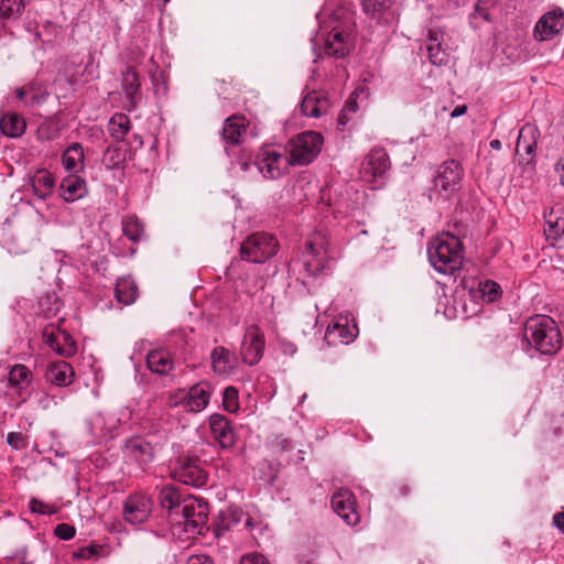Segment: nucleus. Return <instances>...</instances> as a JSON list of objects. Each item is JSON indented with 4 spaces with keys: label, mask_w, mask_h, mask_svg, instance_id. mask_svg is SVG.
<instances>
[{
    "label": "nucleus",
    "mask_w": 564,
    "mask_h": 564,
    "mask_svg": "<svg viewBox=\"0 0 564 564\" xmlns=\"http://www.w3.org/2000/svg\"><path fill=\"white\" fill-rule=\"evenodd\" d=\"M524 337L542 355H555L562 347V334L547 315H535L524 324Z\"/></svg>",
    "instance_id": "1"
},
{
    "label": "nucleus",
    "mask_w": 564,
    "mask_h": 564,
    "mask_svg": "<svg viewBox=\"0 0 564 564\" xmlns=\"http://www.w3.org/2000/svg\"><path fill=\"white\" fill-rule=\"evenodd\" d=\"M427 254L436 271L442 274H453L463 264V243L456 236L443 234L430 242Z\"/></svg>",
    "instance_id": "2"
},
{
    "label": "nucleus",
    "mask_w": 564,
    "mask_h": 564,
    "mask_svg": "<svg viewBox=\"0 0 564 564\" xmlns=\"http://www.w3.org/2000/svg\"><path fill=\"white\" fill-rule=\"evenodd\" d=\"M324 138L316 131H304L288 143L289 159L292 165H308L322 151Z\"/></svg>",
    "instance_id": "3"
},
{
    "label": "nucleus",
    "mask_w": 564,
    "mask_h": 564,
    "mask_svg": "<svg viewBox=\"0 0 564 564\" xmlns=\"http://www.w3.org/2000/svg\"><path fill=\"white\" fill-rule=\"evenodd\" d=\"M276 239L267 232H254L250 235L240 247L242 260L253 263H263L278 252Z\"/></svg>",
    "instance_id": "4"
},
{
    "label": "nucleus",
    "mask_w": 564,
    "mask_h": 564,
    "mask_svg": "<svg viewBox=\"0 0 564 564\" xmlns=\"http://www.w3.org/2000/svg\"><path fill=\"white\" fill-rule=\"evenodd\" d=\"M253 164L258 171L269 180L280 178L292 165L288 155L270 145H264L258 151Z\"/></svg>",
    "instance_id": "5"
},
{
    "label": "nucleus",
    "mask_w": 564,
    "mask_h": 564,
    "mask_svg": "<svg viewBox=\"0 0 564 564\" xmlns=\"http://www.w3.org/2000/svg\"><path fill=\"white\" fill-rule=\"evenodd\" d=\"M171 474L175 480L196 488L205 486L208 480V473L200 459L188 455H181L176 459Z\"/></svg>",
    "instance_id": "6"
},
{
    "label": "nucleus",
    "mask_w": 564,
    "mask_h": 564,
    "mask_svg": "<svg viewBox=\"0 0 564 564\" xmlns=\"http://www.w3.org/2000/svg\"><path fill=\"white\" fill-rule=\"evenodd\" d=\"M213 393V387L207 381H200L192 386L187 392L180 390L174 397L170 398V406H176L182 403L188 412L198 413L207 408Z\"/></svg>",
    "instance_id": "7"
},
{
    "label": "nucleus",
    "mask_w": 564,
    "mask_h": 564,
    "mask_svg": "<svg viewBox=\"0 0 564 564\" xmlns=\"http://www.w3.org/2000/svg\"><path fill=\"white\" fill-rule=\"evenodd\" d=\"M539 138L540 131L532 123H525L519 131L516 154L524 171L533 172L535 170V150Z\"/></svg>",
    "instance_id": "8"
},
{
    "label": "nucleus",
    "mask_w": 564,
    "mask_h": 564,
    "mask_svg": "<svg viewBox=\"0 0 564 564\" xmlns=\"http://www.w3.org/2000/svg\"><path fill=\"white\" fill-rule=\"evenodd\" d=\"M208 518L207 505L186 497L184 506H181L178 517L173 518L177 524H184L186 531L192 533H202Z\"/></svg>",
    "instance_id": "9"
},
{
    "label": "nucleus",
    "mask_w": 564,
    "mask_h": 564,
    "mask_svg": "<svg viewBox=\"0 0 564 564\" xmlns=\"http://www.w3.org/2000/svg\"><path fill=\"white\" fill-rule=\"evenodd\" d=\"M330 257L324 242L307 241L302 252V264L311 276L324 274L329 269Z\"/></svg>",
    "instance_id": "10"
},
{
    "label": "nucleus",
    "mask_w": 564,
    "mask_h": 564,
    "mask_svg": "<svg viewBox=\"0 0 564 564\" xmlns=\"http://www.w3.org/2000/svg\"><path fill=\"white\" fill-rule=\"evenodd\" d=\"M43 341L57 355L69 358L77 351L75 339L65 330L50 324L42 332Z\"/></svg>",
    "instance_id": "11"
},
{
    "label": "nucleus",
    "mask_w": 564,
    "mask_h": 564,
    "mask_svg": "<svg viewBox=\"0 0 564 564\" xmlns=\"http://www.w3.org/2000/svg\"><path fill=\"white\" fill-rule=\"evenodd\" d=\"M208 427L213 440L223 449H229L235 446L237 434L229 417L220 413H213L208 417Z\"/></svg>",
    "instance_id": "12"
},
{
    "label": "nucleus",
    "mask_w": 564,
    "mask_h": 564,
    "mask_svg": "<svg viewBox=\"0 0 564 564\" xmlns=\"http://www.w3.org/2000/svg\"><path fill=\"white\" fill-rule=\"evenodd\" d=\"M264 344V334L259 326L248 327L240 351L243 362L249 366L257 365L262 358Z\"/></svg>",
    "instance_id": "13"
},
{
    "label": "nucleus",
    "mask_w": 564,
    "mask_h": 564,
    "mask_svg": "<svg viewBox=\"0 0 564 564\" xmlns=\"http://www.w3.org/2000/svg\"><path fill=\"white\" fill-rule=\"evenodd\" d=\"M333 510L348 524L355 525L359 522V514L356 510V500L349 489H339L330 499Z\"/></svg>",
    "instance_id": "14"
},
{
    "label": "nucleus",
    "mask_w": 564,
    "mask_h": 564,
    "mask_svg": "<svg viewBox=\"0 0 564 564\" xmlns=\"http://www.w3.org/2000/svg\"><path fill=\"white\" fill-rule=\"evenodd\" d=\"M564 29V11L553 10L543 14L534 26V37L547 41L556 36Z\"/></svg>",
    "instance_id": "15"
},
{
    "label": "nucleus",
    "mask_w": 564,
    "mask_h": 564,
    "mask_svg": "<svg viewBox=\"0 0 564 564\" xmlns=\"http://www.w3.org/2000/svg\"><path fill=\"white\" fill-rule=\"evenodd\" d=\"M123 449L126 457L138 464L142 469L153 462L154 448L149 441L142 437L128 438Z\"/></svg>",
    "instance_id": "16"
},
{
    "label": "nucleus",
    "mask_w": 564,
    "mask_h": 564,
    "mask_svg": "<svg viewBox=\"0 0 564 564\" xmlns=\"http://www.w3.org/2000/svg\"><path fill=\"white\" fill-rule=\"evenodd\" d=\"M462 177L463 167L460 163L455 160H448L440 166L435 177V186L446 193H453L459 185Z\"/></svg>",
    "instance_id": "17"
},
{
    "label": "nucleus",
    "mask_w": 564,
    "mask_h": 564,
    "mask_svg": "<svg viewBox=\"0 0 564 564\" xmlns=\"http://www.w3.org/2000/svg\"><path fill=\"white\" fill-rule=\"evenodd\" d=\"M390 169L389 155L384 149H372L361 165V173L365 177L373 180L381 178Z\"/></svg>",
    "instance_id": "18"
},
{
    "label": "nucleus",
    "mask_w": 564,
    "mask_h": 564,
    "mask_svg": "<svg viewBox=\"0 0 564 564\" xmlns=\"http://www.w3.org/2000/svg\"><path fill=\"white\" fill-rule=\"evenodd\" d=\"M151 501L144 495H131L123 507L124 520L137 524L143 523L150 516Z\"/></svg>",
    "instance_id": "19"
},
{
    "label": "nucleus",
    "mask_w": 564,
    "mask_h": 564,
    "mask_svg": "<svg viewBox=\"0 0 564 564\" xmlns=\"http://www.w3.org/2000/svg\"><path fill=\"white\" fill-rule=\"evenodd\" d=\"M395 0H361L364 12L380 24H391L395 20Z\"/></svg>",
    "instance_id": "20"
},
{
    "label": "nucleus",
    "mask_w": 564,
    "mask_h": 564,
    "mask_svg": "<svg viewBox=\"0 0 564 564\" xmlns=\"http://www.w3.org/2000/svg\"><path fill=\"white\" fill-rule=\"evenodd\" d=\"M358 328L356 325L349 326L347 319L339 318L328 325L324 340L328 346L347 345L357 337Z\"/></svg>",
    "instance_id": "21"
},
{
    "label": "nucleus",
    "mask_w": 564,
    "mask_h": 564,
    "mask_svg": "<svg viewBox=\"0 0 564 564\" xmlns=\"http://www.w3.org/2000/svg\"><path fill=\"white\" fill-rule=\"evenodd\" d=\"M121 87L129 102L128 110L137 108L142 99L140 77L133 66H127L121 73Z\"/></svg>",
    "instance_id": "22"
},
{
    "label": "nucleus",
    "mask_w": 564,
    "mask_h": 564,
    "mask_svg": "<svg viewBox=\"0 0 564 564\" xmlns=\"http://www.w3.org/2000/svg\"><path fill=\"white\" fill-rule=\"evenodd\" d=\"M444 33L440 29H429L425 41L429 61L436 66L448 63V52L443 46Z\"/></svg>",
    "instance_id": "23"
},
{
    "label": "nucleus",
    "mask_w": 564,
    "mask_h": 564,
    "mask_svg": "<svg viewBox=\"0 0 564 564\" xmlns=\"http://www.w3.org/2000/svg\"><path fill=\"white\" fill-rule=\"evenodd\" d=\"M8 381L11 388L15 390L18 397L22 399V402H25L30 397V387L33 381L32 371L22 364L14 365L10 371Z\"/></svg>",
    "instance_id": "24"
},
{
    "label": "nucleus",
    "mask_w": 564,
    "mask_h": 564,
    "mask_svg": "<svg viewBox=\"0 0 564 564\" xmlns=\"http://www.w3.org/2000/svg\"><path fill=\"white\" fill-rule=\"evenodd\" d=\"M26 185L37 198L46 199L53 194L55 177L50 171L40 169L29 177Z\"/></svg>",
    "instance_id": "25"
},
{
    "label": "nucleus",
    "mask_w": 564,
    "mask_h": 564,
    "mask_svg": "<svg viewBox=\"0 0 564 564\" xmlns=\"http://www.w3.org/2000/svg\"><path fill=\"white\" fill-rule=\"evenodd\" d=\"M330 107V101L324 93H308L301 102V111L306 117L318 118L326 113Z\"/></svg>",
    "instance_id": "26"
},
{
    "label": "nucleus",
    "mask_w": 564,
    "mask_h": 564,
    "mask_svg": "<svg viewBox=\"0 0 564 564\" xmlns=\"http://www.w3.org/2000/svg\"><path fill=\"white\" fill-rule=\"evenodd\" d=\"M159 500L162 508L169 511V516L173 521V518L178 517L181 506H184L186 498L180 492L177 487L169 484L160 490Z\"/></svg>",
    "instance_id": "27"
},
{
    "label": "nucleus",
    "mask_w": 564,
    "mask_h": 564,
    "mask_svg": "<svg viewBox=\"0 0 564 564\" xmlns=\"http://www.w3.org/2000/svg\"><path fill=\"white\" fill-rule=\"evenodd\" d=\"M75 372L70 364L64 360L51 362L45 372L48 382L57 387H67L73 382Z\"/></svg>",
    "instance_id": "28"
},
{
    "label": "nucleus",
    "mask_w": 564,
    "mask_h": 564,
    "mask_svg": "<svg viewBox=\"0 0 564 564\" xmlns=\"http://www.w3.org/2000/svg\"><path fill=\"white\" fill-rule=\"evenodd\" d=\"M61 197L68 203L75 202L85 196L86 182L76 174L64 177L59 184Z\"/></svg>",
    "instance_id": "29"
},
{
    "label": "nucleus",
    "mask_w": 564,
    "mask_h": 564,
    "mask_svg": "<svg viewBox=\"0 0 564 564\" xmlns=\"http://www.w3.org/2000/svg\"><path fill=\"white\" fill-rule=\"evenodd\" d=\"M247 120L242 116L234 115L224 122L221 135L226 143L237 145L242 141L246 133Z\"/></svg>",
    "instance_id": "30"
},
{
    "label": "nucleus",
    "mask_w": 564,
    "mask_h": 564,
    "mask_svg": "<svg viewBox=\"0 0 564 564\" xmlns=\"http://www.w3.org/2000/svg\"><path fill=\"white\" fill-rule=\"evenodd\" d=\"M547 228L544 230L549 239L557 240L564 234V200L555 203L545 215Z\"/></svg>",
    "instance_id": "31"
},
{
    "label": "nucleus",
    "mask_w": 564,
    "mask_h": 564,
    "mask_svg": "<svg viewBox=\"0 0 564 564\" xmlns=\"http://www.w3.org/2000/svg\"><path fill=\"white\" fill-rule=\"evenodd\" d=\"M243 511L238 507H228L219 511L214 522V532L216 536L225 534L227 531L236 527L242 519Z\"/></svg>",
    "instance_id": "32"
},
{
    "label": "nucleus",
    "mask_w": 564,
    "mask_h": 564,
    "mask_svg": "<svg viewBox=\"0 0 564 564\" xmlns=\"http://www.w3.org/2000/svg\"><path fill=\"white\" fill-rule=\"evenodd\" d=\"M147 366L151 372L166 376L174 368V361L169 351L156 349L148 352Z\"/></svg>",
    "instance_id": "33"
},
{
    "label": "nucleus",
    "mask_w": 564,
    "mask_h": 564,
    "mask_svg": "<svg viewBox=\"0 0 564 564\" xmlns=\"http://www.w3.org/2000/svg\"><path fill=\"white\" fill-rule=\"evenodd\" d=\"M347 39V32L334 28L325 42V53L336 58L345 57L349 52Z\"/></svg>",
    "instance_id": "34"
},
{
    "label": "nucleus",
    "mask_w": 564,
    "mask_h": 564,
    "mask_svg": "<svg viewBox=\"0 0 564 564\" xmlns=\"http://www.w3.org/2000/svg\"><path fill=\"white\" fill-rule=\"evenodd\" d=\"M62 163L66 171L72 174L84 169V150L83 147L75 142L70 144L63 153Z\"/></svg>",
    "instance_id": "35"
},
{
    "label": "nucleus",
    "mask_w": 564,
    "mask_h": 564,
    "mask_svg": "<svg viewBox=\"0 0 564 564\" xmlns=\"http://www.w3.org/2000/svg\"><path fill=\"white\" fill-rule=\"evenodd\" d=\"M26 123L22 116L15 112L4 113L0 119L1 132L10 138H18L25 131Z\"/></svg>",
    "instance_id": "36"
},
{
    "label": "nucleus",
    "mask_w": 564,
    "mask_h": 564,
    "mask_svg": "<svg viewBox=\"0 0 564 564\" xmlns=\"http://www.w3.org/2000/svg\"><path fill=\"white\" fill-rule=\"evenodd\" d=\"M138 296V286L135 282L128 278H121L117 281L115 288L116 300L124 305L132 304Z\"/></svg>",
    "instance_id": "37"
},
{
    "label": "nucleus",
    "mask_w": 564,
    "mask_h": 564,
    "mask_svg": "<svg viewBox=\"0 0 564 564\" xmlns=\"http://www.w3.org/2000/svg\"><path fill=\"white\" fill-rule=\"evenodd\" d=\"M127 147L115 144L109 145L102 156V164L108 169H121L127 160Z\"/></svg>",
    "instance_id": "38"
},
{
    "label": "nucleus",
    "mask_w": 564,
    "mask_h": 564,
    "mask_svg": "<svg viewBox=\"0 0 564 564\" xmlns=\"http://www.w3.org/2000/svg\"><path fill=\"white\" fill-rule=\"evenodd\" d=\"M130 128V118L124 113H115L108 123V131L110 135L118 141L124 138Z\"/></svg>",
    "instance_id": "39"
},
{
    "label": "nucleus",
    "mask_w": 564,
    "mask_h": 564,
    "mask_svg": "<svg viewBox=\"0 0 564 564\" xmlns=\"http://www.w3.org/2000/svg\"><path fill=\"white\" fill-rule=\"evenodd\" d=\"M122 231L132 242H139L144 237V227L134 215L126 216L122 219Z\"/></svg>",
    "instance_id": "40"
},
{
    "label": "nucleus",
    "mask_w": 564,
    "mask_h": 564,
    "mask_svg": "<svg viewBox=\"0 0 564 564\" xmlns=\"http://www.w3.org/2000/svg\"><path fill=\"white\" fill-rule=\"evenodd\" d=\"M24 8V0H0V17L8 20L18 19Z\"/></svg>",
    "instance_id": "41"
},
{
    "label": "nucleus",
    "mask_w": 564,
    "mask_h": 564,
    "mask_svg": "<svg viewBox=\"0 0 564 564\" xmlns=\"http://www.w3.org/2000/svg\"><path fill=\"white\" fill-rule=\"evenodd\" d=\"M62 303L55 294H46L39 301L40 313L46 318L55 316L59 312Z\"/></svg>",
    "instance_id": "42"
},
{
    "label": "nucleus",
    "mask_w": 564,
    "mask_h": 564,
    "mask_svg": "<svg viewBox=\"0 0 564 564\" xmlns=\"http://www.w3.org/2000/svg\"><path fill=\"white\" fill-rule=\"evenodd\" d=\"M358 110V104L352 94L349 99L345 102L343 109L340 110L337 119L338 129L344 131L348 122L351 120V116L355 115Z\"/></svg>",
    "instance_id": "43"
},
{
    "label": "nucleus",
    "mask_w": 564,
    "mask_h": 564,
    "mask_svg": "<svg viewBox=\"0 0 564 564\" xmlns=\"http://www.w3.org/2000/svg\"><path fill=\"white\" fill-rule=\"evenodd\" d=\"M212 364L216 371L225 372L230 362V352L225 347H216L212 351Z\"/></svg>",
    "instance_id": "44"
},
{
    "label": "nucleus",
    "mask_w": 564,
    "mask_h": 564,
    "mask_svg": "<svg viewBox=\"0 0 564 564\" xmlns=\"http://www.w3.org/2000/svg\"><path fill=\"white\" fill-rule=\"evenodd\" d=\"M223 408L229 413H236L239 410V393L237 388L229 386L223 392Z\"/></svg>",
    "instance_id": "45"
},
{
    "label": "nucleus",
    "mask_w": 564,
    "mask_h": 564,
    "mask_svg": "<svg viewBox=\"0 0 564 564\" xmlns=\"http://www.w3.org/2000/svg\"><path fill=\"white\" fill-rule=\"evenodd\" d=\"M102 546L98 544H89L80 546L73 552V558L75 560H93L98 558L101 554Z\"/></svg>",
    "instance_id": "46"
},
{
    "label": "nucleus",
    "mask_w": 564,
    "mask_h": 564,
    "mask_svg": "<svg viewBox=\"0 0 564 564\" xmlns=\"http://www.w3.org/2000/svg\"><path fill=\"white\" fill-rule=\"evenodd\" d=\"M479 288L482 296L488 302H494L501 293L500 285L491 280H487L484 283H480Z\"/></svg>",
    "instance_id": "47"
},
{
    "label": "nucleus",
    "mask_w": 564,
    "mask_h": 564,
    "mask_svg": "<svg viewBox=\"0 0 564 564\" xmlns=\"http://www.w3.org/2000/svg\"><path fill=\"white\" fill-rule=\"evenodd\" d=\"M59 134L58 122L55 120H48L43 122L39 128V135L45 140H53Z\"/></svg>",
    "instance_id": "48"
},
{
    "label": "nucleus",
    "mask_w": 564,
    "mask_h": 564,
    "mask_svg": "<svg viewBox=\"0 0 564 564\" xmlns=\"http://www.w3.org/2000/svg\"><path fill=\"white\" fill-rule=\"evenodd\" d=\"M29 505H30V510L33 513L50 516V514H54L57 512V508H55L54 506H51L48 503H45L42 500L36 499V498H32L30 500Z\"/></svg>",
    "instance_id": "49"
},
{
    "label": "nucleus",
    "mask_w": 564,
    "mask_h": 564,
    "mask_svg": "<svg viewBox=\"0 0 564 564\" xmlns=\"http://www.w3.org/2000/svg\"><path fill=\"white\" fill-rule=\"evenodd\" d=\"M271 448L276 454H282L286 452H291L294 446L291 440L283 437L282 435H276L271 441Z\"/></svg>",
    "instance_id": "50"
},
{
    "label": "nucleus",
    "mask_w": 564,
    "mask_h": 564,
    "mask_svg": "<svg viewBox=\"0 0 564 564\" xmlns=\"http://www.w3.org/2000/svg\"><path fill=\"white\" fill-rule=\"evenodd\" d=\"M239 564H271L265 555L259 552H249L240 557Z\"/></svg>",
    "instance_id": "51"
},
{
    "label": "nucleus",
    "mask_w": 564,
    "mask_h": 564,
    "mask_svg": "<svg viewBox=\"0 0 564 564\" xmlns=\"http://www.w3.org/2000/svg\"><path fill=\"white\" fill-rule=\"evenodd\" d=\"M76 529L74 525L68 523H59L54 529V534L64 541L70 540L75 536Z\"/></svg>",
    "instance_id": "52"
},
{
    "label": "nucleus",
    "mask_w": 564,
    "mask_h": 564,
    "mask_svg": "<svg viewBox=\"0 0 564 564\" xmlns=\"http://www.w3.org/2000/svg\"><path fill=\"white\" fill-rule=\"evenodd\" d=\"M481 18L484 21H489V12L486 8L481 7L480 4H476L474 12L470 14V24L474 25V28H478L477 19Z\"/></svg>",
    "instance_id": "53"
},
{
    "label": "nucleus",
    "mask_w": 564,
    "mask_h": 564,
    "mask_svg": "<svg viewBox=\"0 0 564 564\" xmlns=\"http://www.w3.org/2000/svg\"><path fill=\"white\" fill-rule=\"evenodd\" d=\"M7 443L14 449H21L25 446V440L20 432H10L7 435Z\"/></svg>",
    "instance_id": "54"
},
{
    "label": "nucleus",
    "mask_w": 564,
    "mask_h": 564,
    "mask_svg": "<svg viewBox=\"0 0 564 564\" xmlns=\"http://www.w3.org/2000/svg\"><path fill=\"white\" fill-rule=\"evenodd\" d=\"M185 564H214V560L207 554H194L187 557Z\"/></svg>",
    "instance_id": "55"
},
{
    "label": "nucleus",
    "mask_w": 564,
    "mask_h": 564,
    "mask_svg": "<svg viewBox=\"0 0 564 564\" xmlns=\"http://www.w3.org/2000/svg\"><path fill=\"white\" fill-rule=\"evenodd\" d=\"M553 525L564 533V511L556 512L553 516Z\"/></svg>",
    "instance_id": "56"
},
{
    "label": "nucleus",
    "mask_w": 564,
    "mask_h": 564,
    "mask_svg": "<svg viewBox=\"0 0 564 564\" xmlns=\"http://www.w3.org/2000/svg\"><path fill=\"white\" fill-rule=\"evenodd\" d=\"M555 172L560 175L561 184L564 185V159L561 158L556 165H555Z\"/></svg>",
    "instance_id": "57"
},
{
    "label": "nucleus",
    "mask_w": 564,
    "mask_h": 564,
    "mask_svg": "<svg viewBox=\"0 0 564 564\" xmlns=\"http://www.w3.org/2000/svg\"><path fill=\"white\" fill-rule=\"evenodd\" d=\"M467 111V106L466 105H458L456 106L453 111L451 112V117L452 118H457L459 116H463L465 115Z\"/></svg>",
    "instance_id": "58"
},
{
    "label": "nucleus",
    "mask_w": 564,
    "mask_h": 564,
    "mask_svg": "<svg viewBox=\"0 0 564 564\" xmlns=\"http://www.w3.org/2000/svg\"><path fill=\"white\" fill-rule=\"evenodd\" d=\"M397 489H398L397 495L401 496V497L408 496L411 491V488L408 484H400Z\"/></svg>",
    "instance_id": "59"
},
{
    "label": "nucleus",
    "mask_w": 564,
    "mask_h": 564,
    "mask_svg": "<svg viewBox=\"0 0 564 564\" xmlns=\"http://www.w3.org/2000/svg\"><path fill=\"white\" fill-rule=\"evenodd\" d=\"M258 523L254 521L252 517H248L245 521V528L249 531L253 530Z\"/></svg>",
    "instance_id": "60"
},
{
    "label": "nucleus",
    "mask_w": 564,
    "mask_h": 564,
    "mask_svg": "<svg viewBox=\"0 0 564 564\" xmlns=\"http://www.w3.org/2000/svg\"><path fill=\"white\" fill-rule=\"evenodd\" d=\"M490 148L494 149V150H500L502 144L500 142V140L498 139H495V140H491L490 143H489Z\"/></svg>",
    "instance_id": "61"
},
{
    "label": "nucleus",
    "mask_w": 564,
    "mask_h": 564,
    "mask_svg": "<svg viewBox=\"0 0 564 564\" xmlns=\"http://www.w3.org/2000/svg\"><path fill=\"white\" fill-rule=\"evenodd\" d=\"M15 94H17L18 99L22 101L25 96V90H24V88L21 87L15 90Z\"/></svg>",
    "instance_id": "62"
},
{
    "label": "nucleus",
    "mask_w": 564,
    "mask_h": 564,
    "mask_svg": "<svg viewBox=\"0 0 564 564\" xmlns=\"http://www.w3.org/2000/svg\"><path fill=\"white\" fill-rule=\"evenodd\" d=\"M297 564H316V563L313 560L302 557V558H299Z\"/></svg>",
    "instance_id": "63"
},
{
    "label": "nucleus",
    "mask_w": 564,
    "mask_h": 564,
    "mask_svg": "<svg viewBox=\"0 0 564 564\" xmlns=\"http://www.w3.org/2000/svg\"><path fill=\"white\" fill-rule=\"evenodd\" d=\"M250 164L251 163L249 161H242V162H240V167L242 171H248Z\"/></svg>",
    "instance_id": "64"
}]
</instances>
